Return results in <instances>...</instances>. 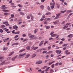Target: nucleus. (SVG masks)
Masks as SVG:
<instances>
[{"instance_id":"obj_8","label":"nucleus","mask_w":73,"mask_h":73,"mask_svg":"<svg viewBox=\"0 0 73 73\" xmlns=\"http://www.w3.org/2000/svg\"><path fill=\"white\" fill-rule=\"evenodd\" d=\"M37 52H42V49H38L36 50Z\"/></svg>"},{"instance_id":"obj_33","label":"nucleus","mask_w":73,"mask_h":73,"mask_svg":"<svg viewBox=\"0 0 73 73\" xmlns=\"http://www.w3.org/2000/svg\"><path fill=\"white\" fill-rule=\"evenodd\" d=\"M25 49H23V50H21L19 51V53H20L21 52H23V51H25Z\"/></svg>"},{"instance_id":"obj_29","label":"nucleus","mask_w":73,"mask_h":73,"mask_svg":"<svg viewBox=\"0 0 73 73\" xmlns=\"http://www.w3.org/2000/svg\"><path fill=\"white\" fill-rule=\"evenodd\" d=\"M4 15H5V16H7V15H10V14L8 13H4Z\"/></svg>"},{"instance_id":"obj_27","label":"nucleus","mask_w":73,"mask_h":73,"mask_svg":"<svg viewBox=\"0 0 73 73\" xmlns=\"http://www.w3.org/2000/svg\"><path fill=\"white\" fill-rule=\"evenodd\" d=\"M34 37H35V35H31L29 36V37L30 38H33Z\"/></svg>"},{"instance_id":"obj_22","label":"nucleus","mask_w":73,"mask_h":73,"mask_svg":"<svg viewBox=\"0 0 73 73\" xmlns=\"http://www.w3.org/2000/svg\"><path fill=\"white\" fill-rule=\"evenodd\" d=\"M26 48V49H27V50H30V49L31 48V47H30V46H27Z\"/></svg>"},{"instance_id":"obj_26","label":"nucleus","mask_w":73,"mask_h":73,"mask_svg":"<svg viewBox=\"0 0 73 73\" xmlns=\"http://www.w3.org/2000/svg\"><path fill=\"white\" fill-rule=\"evenodd\" d=\"M57 35L56 34H54L51 35V37H55L56 36H57Z\"/></svg>"},{"instance_id":"obj_10","label":"nucleus","mask_w":73,"mask_h":73,"mask_svg":"<svg viewBox=\"0 0 73 73\" xmlns=\"http://www.w3.org/2000/svg\"><path fill=\"white\" fill-rule=\"evenodd\" d=\"M38 48V47H33L32 48V49L33 50H36V49H37Z\"/></svg>"},{"instance_id":"obj_57","label":"nucleus","mask_w":73,"mask_h":73,"mask_svg":"<svg viewBox=\"0 0 73 73\" xmlns=\"http://www.w3.org/2000/svg\"><path fill=\"white\" fill-rule=\"evenodd\" d=\"M60 14H61V13H59L58 14H56V16H60Z\"/></svg>"},{"instance_id":"obj_24","label":"nucleus","mask_w":73,"mask_h":73,"mask_svg":"<svg viewBox=\"0 0 73 73\" xmlns=\"http://www.w3.org/2000/svg\"><path fill=\"white\" fill-rule=\"evenodd\" d=\"M14 53V52L13 51L11 52L10 54H9V56H11L12 54H13Z\"/></svg>"},{"instance_id":"obj_12","label":"nucleus","mask_w":73,"mask_h":73,"mask_svg":"<svg viewBox=\"0 0 73 73\" xmlns=\"http://www.w3.org/2000/svg\"><path fill=\"white\" fill-rule=\"evenodd\" d=\"M6 61L5 60L3 62H2V63H1L0 64V66H1V65H4V64H5V62Z\"/></svg>"},{"instance_id":"obj_21","label":"nucleus","mask_w":73,"mask_h":73,"mask_svg":"<svg viewBox=\"0 0 73 73\" xmlns=\"http://www.w3.org/2000/svg\"><path fill=\"white\" fill-rule=\"evenodd\" d=\"M19 13H20L21 15H22V16H24L25 14H24V13L20 11Z\"/></svg>"},{"instance_id":"obj_14","label":"nucleus","mask_w":73,"mask_h":73,"mask_svg":"<svg viewBox=\"0 0 73 73\" xmlns=\"http://www.w3.org/2000/svg\"><path fill=\"white\" fill-rule=\"evenodd\" d=\"M31 20L32 21H33L34 20H33V19L34 17L33 16H32V15L31 14Z\"/></svg>"},{"instance_id":"obj_1","label":"nucleus","mask_w":73,"mask_h":73,"mask_svg":"<svg viewBox=\"0 0 73 73\" xmlns=\"http://www.w3.org/2000/svg\"><path fill=\"white\" fill-rule=\"evenodd\" d=\"M25 55H26V53H24L23 54H20L19 55V58L20 59L21 58H23L22 56H25Z\"/></svg>"},{"instance_id":"obj_2","label":"nucleus","mask_w":73,"mask_h":73,"mask_svg":"<svg viewBox=\"0 0 73 73\" xmlns=\"http://www.w3.org/2000/svg\"><path fill=\"white\" fill-rule=\"evenodd\" d=\"M42 63V61L41 60H39L36 62V64H40Z\"/></svg>"},{"instance_id":"obj_48","label":"nucleus","mask_w":73,"mask_h":73,"mask_svg":"<svg viewBox=\"0 0 73 73\" xmlns=\"http://www.w3.org/2000/svg\"><path fill=\"white\" fill-rule=\"evenodd\" d=\"M14 14H11V16L12 18L14 17Z\"/></svg>"},{"instance_id":"obj_60","label":"nucleus","mask_w":73,"mask_h":73,"mask_svg":"<svg viewBox=\"0 0 73 73\" xmlns=\"http://www.w3.org/2000/svg\"><path fill=\"white\" fill-rule=\"evenodd\" d=\"M50 56L51 57H54V55L53 54H51Z\"/></svg>"},{"instance_id":"obj_5","label":"nucleus","mask_w":73,"mask_h":73,"mask_svg":"<svg viewBox=\"0 0 73 73\" xmlns=\"http://www.w3.org/2000/svg\"><path fill=\"white\" fill-rule=\"evenodd\" d=\"M43 43H44V40H42L41 42L39 44V46H41L42 45Z\"/></svg>"},{"instance_id":"obj_18","label":"nucleus","mask_w":73,"mask_h":73,"mask_svg":"<svg viewBox=\"0 0 73 73\" xmlns=\"http://www.w3.org/2000/svg\"><path fill=\"white\" fill-rule=\"evenodd\" d=\"M2 11L5 12H9V11L8 10H6L5 9H4L2 10Z\"/></svg>"},{"instance_id":"obj_47","label":"nucleus","mask_w":73,"mask_h":73,"mask_svg":"<svg viewBox=\"0 0 73 73\" xmlns=\"http://www.w3.org/2000/svg\"><path fill=\"white\" fill-rule=\"evenodd\" d=\"M0 27L1 28H4V27H5V26L4 25H1Z\"/></svg>"},{"instance_id":"obj_61","label":"nucleus","mask_w":73,"mask_h":73,"mask_svg":"<svg viewBox=\"0 0 73 73\" xmlns=\"http://www.w3.org/2000/svg\"><path fill=\"white\" fill-rule=\"evenodd\" d=\"M53 23L55 25L57 24H58L56 21H55L54 22H53Z\"/></svg>"},{"instance_id":"obj_59","label":"nucleus","mask_w":73,"mask_h":73,"mask_svg":"<svg viewBox=\"0 0 73 73\" xmlns=\"http://www.w3.org/2000/svg\"><path fill=\"white\" fill-rule=\"evenodd\" d=\"M61 52H62V51H61V50H59V52H58L59 54H60V53H61Z\"/></svg>"},{"instance_id":"obj_54","label":"nucleus","mask_w":73,"mask_h":73,"mask_svg":"<svg viewBox=\"0 0 73 73\" xmlns=\"http://www.w3.org/2000/svg\"><path fill=\"white\" fill-rule=\"evenodd\" d=\"M68 27V26H64V27H63V29H66V28H67Z\"/></svg>"},{"instance_id":"obj_36","label":"nucleus","mask_w":73,"mask_h":73,"mask_svg":"<svg viewBox=\"0 0 73 73\" xmlns=\"http://www.w3.org/2000/svg\"><path fill=\"white\" fill-rule=\"evenodd\" d=\"M48 21H44V24H48Z\"/></svg>"},{"instance_id":"obj_35","label":"nucleus","mask_w":73,"mask_h":73,"mask_svg":"<svg viewBox=\"0 0 73 73\" xmlns=\"http://www.w3.org/2000/svg\"><path fill=\"white\" fill-rule=\"evenodd\" d=\"M38 31V30L37 29H35L34 31V32L35 33H37V31Z\"/></svg>"},{"instance_id":"obj_58","label":"nucleus","mask_w":73,"mask_h":73,"mask_svg":"<svg viewBox=\"0 0 73 73\" xmlns=\"http://www.w3.org/2000/svg\"><path fill=\"white\" fill-rule=\"evenodd\" d=\"M40 7L41 8H44V5H41L40 6Z\"/></svg>"},{"instance_id":"obj_42","label":"nucleus","mask_w":73,"mask_h":73,"mask_svg":"<svg viewBox=\"0 0 73 73\" xmlns=\"http://www.w3.org/2000/svg\"><path fill=\"white\" fill-rule=\"evenodd\" d=\"M51 48V46H50L48 47V50H49Z\"/></svg>"},{"instance_id":"obj_52","label":"nucleus","mask_w":73,"mask_h":73,"mask_svg":"<svg viewBox=\"0 0 73 73\" xmlns=\"http://www.w3.org/2000/svg\"><path fill=\"white\" fill-rule=\"evenodd\" d=\"M72 12V10H69L68 11V13H71V12Z\"/></svg>"},{"instance_id":"obj_64","label":"nucleus","mask_w":73,"mask_h":73,"mask_svg":"<svg viewBox=\"0 0 73 73\" xmlns=\"http://www.w3.org/2000/svg\"><path fill=\"white\" fill-rule=\"evenodd\" d=\"M72 34H70V35H69L68 36V37H70L71 36H72Z\"/></svg>"},{"instance_id":"obj_55","label":"nucleus","mask_w":73,"mask_h":73,"mask_svg":"<svg viewBox=\"0 0 73 73\" xmlns=\"http://www.w3.org/2000/svg\"><path fill=\"white\" fill-rule=\"evenodd\" d=\"M72 15H73V13H71L70 14H69V15L68 16V17H70V16Z\"/></svg>"},{"instance_id":"obj_39","label":"nucleus","mask_w":73,"mask_h":73,"mask_svg":"<svg viewBox=\"0 0 73 73\" xmlns=\"http://www.w3.org/2000/svg\"><path fill=\"white\" fill-rule=\"evenodd\" d=\"M59 17V16H57L55 18H54V20H56V19H58Z\"/></svg>"},{"instance_id":"obj_6","label":"nucleus","mask_w":73,"mask_h":73,"mask_svg":"<svg viewBox=\"0 0 73 73\" xmlns=\"http://www.w3.org/2000/svg\"><path fill=\"white\" fill-rule=\"evenodd\" d=\"M17 57V56L16 55L15 57L11 59L12 61H15V59H16Z\"/></svg>"},{"instance_id":"obj_63","label":"nucleus","mask_w":73,"mask_h":73,"mask_svg":"<svg viewBox=\"0 0 73 73\" xmlns=\"http://www.w3.org/2000/svg\"><path fill=\"white\" fill-rule=\"evenodd\" d=\"M23 37H25L26 36V35L25 34H23L22 35Z\"/></svg>"},{"instance_id":"obj_9","label":"nucleus","mask_w":73,"mask_h":73,"mask_svg":"<svg viewBox=\"0 0 73 73\" xmlns=\"http://www.w3.org/2000/svg\"><path fill=\"white\" fill-rule=\"evenodd\" d=\"M36 55H37V54H34L32 55L31 57L32 58H34V57H36Z\"/></svg>"},{"instance_id":"obj_30","label":"nucleus","mask_w":73,"mask_h":73,"mask_svg":"<svg viewBox=\"0 0 73 73\" xmlns=\"http://www.w3.org/2000/svg\"><path fill=\"white\" fill-rule=\"evenodd\" d=\"M68 45V44H64L62 45V46L63 47H64V46H67V45Z\"/></svg>"},{"instance_id":"obj_13","label":"nucleus","mask_w":73,"mask_h":73,"mask_svg":"<svg viewBox=\"0 0 73 73\" xmlns=\"http://www.w3.org/2000/svg\"><path fill=\"white\" fill-rule=\"evenodd\" d=\"M9 38H7L6 39H3V41L4 42H6V41H7V40H9Z\"/></svg>"},{"instance_id":"obj_28","label":"nucleus","mask_w":73,"mask_h":73,"mask_svg":"<svg viewBox=\"0 0 73 73\" xmlns=\"http://www.w3.org/2000/svg\"><path fill=\"white\" fill-rule=\"evenodd\" d=\"M50 28V26H46V29H49Z\"/></svg>"},{"instance_id":"obj_19","label":"nucleus","mask_w":73,"mask_h":73,"mask_svg":"<svg viewBox=\"0 0 73 73\" xmlns=\"http://www.w3.org/2000/svg\"><path fill=\"white\" fill-rule=\"evenodd\" d=\"M3 57H0V61H1V62H2L3 61Z\"/></svg>"},{"instance_id":"obj_31","label":"nucleus","mask_w":73,"mask_h":73,"mask_svg":"<svg viewBox=\"0 0 73 73\" xmlns=\"http://www.w3.org/2000/svg\"><path fill=\"white\" fill-rule=\"evenodd\" d=\"M48 67V66H44L43 67V68H42V69H45L46 68Z\"/></svg>"},{"instance_id":"obj_23","label":"nucleus","mask_w":73,"mask_h":73,"mask_svg":"<svg viewBox=\"0 0 73 73\" xmlns=\"http://www.w3.org/2000/svg\"><path fill=\"white\" fill-rule=\"evenodd\" d=\"M52 40V41H54V39L52 37L50 38H49V40Z\"/></svg>"},{"instance_id":"obj_43","label":"nucleus","mask_w":73,"mask_h":73,"mask_svg":"<svg viewBox=\"0 0 73 73\" xmlns=\"http://www.w3.org/2000/svg\"><path fill=\"white\" fill-rule=\"evenodd\" d=\"M66 10L64 11H61L60 12H61V13H64L65 12H66Z\"/></svg>"},{"instance_id":"obj_11","label":"nucleus","mask_w":73,"mask_h":73,"mask_svg":"<svg viewBox=\"0 0 73 73\" xmlns=\"http://www.w3.org/2000/svg\"><path fill=\"white\" fill-rule=\"evenodd\" d=\"M5 6H6L5 5H2L1 7V8H2L1 9H4V8H5Z\"/></svg>"},{"instance_id":"obj_44","label":"nucleus","mask_w":73,"mask_h":73,"mask_svg":"<svg viewBox=\"0 0 73 73\" xmlns=\"http://www.w3.org/2000/svg\"><path fill=\"white\" fill-rule=\"evenodd\" d=\"M46 52H47V51H44L42 52V53L43 54H44V53H46Z\"/></svg>"},{"instance_id":"obj_15","label":"nucleus","mask_w":73,"mask_h":73,"mask_svg":"<svg viewBox=\"0 0 73 73\" xmlns=\"http://www.w3.org/2000/svg\"><path fill=\"white\" fill-rule=\"evenodd\" d=\"M56 5L57 6V8H60V4H58V3H56Z\"/></svg>"},{"instance_id":"obj_50","label":"nucleus","mask_w":73,"mask_h":73,"mask_svg":"<svg viewBox=\"0 0 73 73\" xmlns=\"http://www.w3.org/2000/svg\"><path fill=\"white\" fill-rule=\"evenodd\" d=\"M41 49L42 50H46V48H43Z\"/></svg>"},{"instance_id":"obj_56","label":"nucleus","mask_w":73,"mask_h":73,"mask_svg":"<svg viewBox=\"0 0 73 73\" xmlns=\"http://www.w3.org/2000/svg\"><path fill=\"white\" fill-rule=\"evenodd\" d=\"M68 50H66L65 51V53L66 54V53H68Z\"/></svg>"},{"instance_id":"obj_16","label":"nucleus","mask_w":73,"mask_h":73,"mask_svg":"<svg viewBox=\"0 0 73 73\" xmlns=\"http://www.w3.org/2000/svg\"><path fill=\"white\" fill-rule=\"evenodd\" d=\"M51 15V13L49 12H48L45 14V15Z\"/></svg>"},{"instance_id":"obj_46","label":"nucleus","mask_w":73,"mask_h":73,"mask_svg":"<svg viewBox=\"0 0 73 73\" xmlns=\"http://www.w3.org/2000/svg\"><path fill=\"white\" fill-rule=\"evenodd\" d=\"M50 71H51V72L52 73H53V72H54V71L53 70V69H51L50 70Z\"/></svg>"},{"instance_id":"obj_53","label":"nucleus","mask_w":73,"mask_h":73,"mask_svg":"<svg viewBox=\"0 0 73 73\" xmlns=\"http://www.w3.org/2000/svg\"><path fill=\"white\" fill-rule=\"evenodd\" d=\"M18 37H19V35H17L14 37V38H17Z\"/></svg>"},{"instance_id":"obj_7","label":"nucleus","mask_w":73,"mask_h":73,"mask_svg":"<svg viewBox=\"0 0 73 73\" xmlns=\"http://www.w3.org/2000/svg\"><path fill=\"white\" fill-rule=\"evenodd\" d=\"M46 20H47V21H51L52 20V18H45Z\"/></svg>"},{"instance_id":"obj_51","label":"nucleus","mask_w":73,"mask_h":73,"mask_svg":"<svg viewBox=\"0 0 73 73\" xmlns=\"http://www.w3.org/2000/svg\"><path fill=\"white\" fill-rule=\"evenodd\" d=\"M9 63H10V62H6V63H5V64L6 65V64H9Z\"/></svg>"},{"instance_id":"obj_45","label":"nucleus","mask_w":73,"mask_h":73,"mask_svg":"<svg viewBox=\"0 0 73 73\" xmlns=\"http://www.w3.org/2000/svg\"><path fill=\"white\" fill-rule=\"evenodd\" d=\"M19 7H20V8H22V7H23V5H21V4H19Z\"/></svg>"},{"instance_id":"obj_38","label":"nucleus","mask_w":73,"mask_h":73,"mask_svg":"<svg viewBox=\"0 0 73 73\" xmlns=\"http://www.w3.org/2000/svg\"><path fill=\"white\" fill-rule=\"evenodd\" d=\"M54 62H55V61H53L52 62L50 63L48 65H52V64H53V63H54Z\"/></svg>"},{"instance_id":"obj_3","label":"nucleus","mask_w":73,"mask_h":73,"mask_svg":"<svg viewBox=\"0 0 73 73\" xmlns=\"http://www.w3.org/2000/svg\"><path fill=\"white\" fill-rule=\"evenodd\" d=\"M13 27L14 29H15V30H17L18 29V27L16 25L13 26Z\"/></svg>"},{"instance_id":"obj_40","label":"nucleus","mask_w":73,"mask_h":73,"mask_svg":"<svg viewBox=\"0 0 73 73\" xmlns=\"http://www.w3.org/2000/svg\"><path fill=\"white\" fill-rule=\"evenodd\" d=\"M0 33H3V29H0Z\"/></svg>"},{"instance_id":"obj_20","label":"nucleus","mask_w":73,"mask_h":73,"mask_svg":"<svg viewBox=\"0 0 73 73\" xmlns=\"http://www.w3.org/2000/svg\"><path fill=\"white\" fill-rule=\"evenodd\" d=\"M30 56V54H27L25 57V58H28V57H29V56Z\"/></svg>"},{"instance_id":"obj_37","label":"nucleus","mask_w":73,"mask_h":73,"mask_svg":"<svg viewBox=\"0 0 73 73\" xmlns=\"http://www.w3.org/2000/svg\"><path fill=\"white\" fill-rule=\"evenodd\" d=\"M47 9L48 11H50V7H49V6H48Z\"/></svg>"},{"instance_id":"obj_41","label":"nucleus","mask_w":73,"mask_h":73,"mask_svg":"<svg viewBox=\"0 0 73 73\" xmlns=\"http://www.w3.org/2000/svg\"><path fill=\"white\" fill-rule=\"evenodd\" d=\"M8 22L7 21L3 23V24H6V23H8Z\"/></svg>"},{"instance_id":"obj_4","label":"nucleus","mask_w":73,"mask_h":73,"mask_svg":"<svg viewBox=\"0 0 73 73\" xmlns=\"http://www.w3.org/2000/svg\"><path fill=\"white\" fill-rule=\"evenodd\" d=\"M55 4V3L54 2L52 3V6H51V9H53L54 7V5Z\"/></svg>"},{"instance_id":"obj_49","label":"nucleus","mask_w":73,"mask_h":73,"mask_svg":"<svg viewBox=\"0 0 73 73\" xmlns=\"http://www.w3.org/2000/svg\"><path fill=\"white\" fill-rule=\"evenodd\" d=\"M15 31L13 30L12 31V33H13V34H15Z\"/></svg>"},{"instance_id":"obj_62","label":"nucleus","mask_w":73,"mask_h":73,"mask_svg":"<svg viewBox=\"0 0 73 73\" xmlns=\"http://www.w3.org/2000/svg\"><path fill=\"white\" fill-rule=\"evenodd\" d=\"M66 47H65L64 48H63V50H66Z\"/></svg>"},{"instance_id":"obj_25","label":"nucleus","mask_w":73,"mask_h":73,"mask_svg":"<svg viewBox=\"0 0 73 73\" xmlns=\"http://www.w3.org/2000/svg\"><path fill=\"white\" fill-rule=\"evenodd\" d=\"M31 16H32V14H31L27 17V19H30V17H31Z\"/></svg>"},{"instance_id":"obj_34","label":"nucleus","mask_w":73,"mask_h":73,"mask_svg":"<svg viewBox=\"0 0 73 73\" xmlns=\"http://www.w3.org/2000/svg\"><path fill=\"white\" fill-rule=\"evenodd\" d=\"M47 53H48V54H49L50 53H53V51H50L47 52Z\"/></svg>"},{"instance_id":"obj_32","label":"nucleus","mask_w":73,"mask_h":73,"mask_svg":"<svg viewBox=\"0 0 73 73\" xmlns=\"http://www.w3.org/2000/svg\"><path fill=\"white\" fill-rule=\"evenodd\" d=\"M19 44V43H15L13 44H12V46H13V45H18Z\"/></svg>"},{"instance_id":"obj_17","label":"nucleus","mask_w":73,"mask_h":73,"mask_svg":"<svg viewBox=\"0 0 73 73\" xmlns=\"http://www.w3.org/2000/svg\"><path fill=\"white\" fill-rule=\"evenodd\" d=\"M8 49V48L7 47H3V50H7Z\"/></svg>"}]
</instances>
